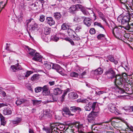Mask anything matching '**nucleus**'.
I'll return each instance as SVG.
<instances>
[{
    "label": "nucleus",
    "instance_id": "nucleus-1",
    "mask_svg": "<svg viewBox=\"0 0 133 133\" xmlns=\"http://www.w3.org/2000/svg\"><path fill=\"white\" fill-rule=\"evenodd\" d=\"M35 51V50L32 49L28 48V52L29 54L32 56H34L32 58V59L35 61H42L41 56L37 52H36Z\"/></svg>",
    "mask_w": 133,
    "mask_h": 133
},
{
    "label": "nucleus",
    "instance_id": "nucleus-2",
    "mask_svg": "<svg viewBox=\"0 0 133 133\" xmlns=\"http://www.w3.org/2000/svg\"><path fill=\"white\" fill-rule=\"evenodd\" d=\"M122 76H119V75H116V76L114 83L115 84L116 86H119L122 87L123 86H124V85L125 86V80L122 78Z\"/></svg>",
    "mask_w": 133,
    "mask_h": 133
},
{
    "label": "nucleus",
    "instance_id": "nucleus-3",
    "mask_svg": "<svg viewBox=\"0 0 133 133\" xmlns=\"http://www.w3.org/2000/svg\"><path fill=\"white\" fill-rule=\"evenodd\" d=\"M130 19V17L129 13L126 15L124 16L122 18L121 16H119L117 18L118 21H121V23L122 25H127L129 23Z\"/></svg>",
    "mask_w": 133,
    "mask_h": 133
},
{
    "label": "nucleus",
    "instance_id": "nucleus-4",
    "mask_svg": "<svg viewBox=\"0 0 133 133\" xmlns=\"http://www.w3.org/2000/svg\"><path fill=\"white\" fill-rule=\"evenodd\" d=\"M110 29H111L112 28V33L115 37L117 39H119L122 36V30L117 27L113 28L111 26H109Z\"/></svg>",
    "mask_w": 133,
    "mask_h": 133
},
{
    "label": "nucleus",
    "instance_id": "nucleus-5",
    "mask_svg": "<svg viewBox=\"0 0 133 133\" xmlns=\"http://www.w3.org/2000/svg\"><path fill=\"white\" fill-rule=\"evenodd\" d=\"M97 113L96 112L92 111L87 116V120L89 123H94L95 120V118L97 117Z\"/></svg>",
    "mask_w": 133,
    "mask_h": 133
},
{
    "label": "nucleus",
    "instance_id": "nucleus-6",
    "mask_svg": "<svg viewBox=\"0 0 133 133\" xmlns=\"http://www.w3.org/2000/svg\"><path fill=\"white\" fill-rule=\"evenodd\" d=\"M106 75L107 76L108 78L112 79L115 77V72L111 68H109L108 70L105 72Z\"/></svg>",
    "mask_w": 133,
    "mask_h": 133
},
{
    "label": "nucleus",
    "instance_id": "nucleus-7",
    "mask_svg": "<svg viewBox=\"0 0 133 133\" xmlns=\"http://www.w3.org/2000/svg\"><path fill=\"white\" fill-rule=\"evenodd\" d=\"M38 24L35 22H32L28 26L27 29L29 31L32 32L37 29Z\"/></svg>",
    "mask_w": 133,
    "mask_h": 133
},
{
    "label": "nucleus",
    "instance_id": "nucleus-8",
    "mask_svg": "<svg viewBox=\"0 0 133 133\" xmlns=\"http://www.w3.org/2000/svg\"><path fill=\"white\" fill-rule=\"evenodd\" d=\"M68 35L72 38L76 40H79V38L77 36L76 33L70 29H68L67 31Z\"/></svg>",
    "mask_w": 133,
    "mask_h": 133
},
{
    "label": "nucleus",
    "instance_id": "nucleus-9",
    "mask_svg": "<svg viewBox=\"0 0 133 133\" xmlns=\"http://www.w3.org/2000/svg\"><path fill=\"white\" fill-rule=\"evenodd\" d=\"M52 64L51 67L52 69H55L57 72L61 75H64V74L62 72L63 69L60 65L56 64Z\"/></svg>",
    "mask_w": 133,
    "mask_h": 133
},
{
    "label": "nucleus",
    "instance_id": "nucleus-10",
    "mask_svg": "<svg viewBox=\"0 0 133 133\" xmlns=\"http://www.w3.org/2000/svg\"><path fill=\"white\" fill-rule=\"evenodd\" d=\"M82 6L79 4L72 5L69 9V11L70 13H74L75 11L78 10V9L82 8Z\"/></svg>",
    "mask_w": 133,
    "mask_h": 133
},
{
    "label": "nucleus",
    "instance_id": "nucleus-11",
    "mask_svg": "<svg viewBox=\"0 0 133 133\" xmlns=\"http://www.w3.org/2000/svg\"><path fill=\"white\" fill-rule=\"evenodd\" d=\"M82 103L87 104L84 107V109L86 111H90L92 108L91 106V102H89L87 99L82 100Z\"/></svg>",
    "mask_w": 133,
    "mask_h": 133
},
{
    "label": "nucleus",
    "instance_id": "nucleus-12",
    "mask_svg": "<svg viewBox=\"0 0 133 133\" xmlns=\"http://www.w3.org/2000/svg\"><path fill=\"white\" fill-rule=\"evenodd\" d=\"M109 108L111 112L116 114L118 113V110L114 105L111 104H110L109 105Z\"/></svg>",
    "mask_w": 133,
    "mask_h": 133
},
{
    "label": "nucleus",
    "instance_id": "nucleus-13",
    "mask_svg": "<svg viewBox=\"0 0 133 133\" xmlns=\"http://www.w3.org/2000/svg\"><path fill=\"white\" fill-rule=\"evenodd\" d=\"M28 102L27 100L25 99H20L17 100L15 103L17 106H18L21 104H26L28 103Z\"/></svg>",
    "mask_w": 133,
    "mask_h": 133
},
{
    "label": "nucleus",
    "instance_id": "nucleus-14",
    "mask_svg": "<svg viewBox=\"0 0 133 133\" xmlns=\"http://www.w3.org/2000/svg\"><path fill=\"white\" fill-rule=\"evenodd\" d=\"M49 89L47 85H45L42 87L43 94L45 95H47L49 94L50 92L49 91Z\"/></svg>",
    "mask_w": 133,
    "mask_h": 133
},
{
    "label": "nucleus",
    "instance_id": "nucleus-15",
    "mask_svg": "<svg viewBox=\"0 0 133 133\" xmlns=\"http://www.w3.org/2000/svg\"><path fill=\"white\" fill-rule=\"evenodd\" d=\"M121 121H112L111 122L112 125L115 128L117 129L121 127Z\"/></svg>",
    "mask_w": 133,
    "mask_h": 133
},
{
    "label": "nucleus",
    "instance_id": "nucleus-16",
    "mask_svg": "<svg viewBox=\"0 0 133 133\" xmlns=\"http://www.w3.org/2000/svg\"><path fill=\"white\" fill-rule=\"evenodd\" d=\"M92 21V19L87 17H85L84 20V24L88 27H89L91 25Z\"/></svg>",
    "mask_w": 133,
    "mask_h": 133
},
{
    "label": "nucleus",
    "instance_id": "nucleus-17",
    "mask_svg": "<svg viewBox=\"0 0 133 133\" xmlns=\"http://www.w3.org/2000/svg\"><path fill=\"white\" fill-rule=\"evenodd\" d=\"M94 74L95 75H98L101 74L103 72V69L100 68H99L98 69L92 70Z\"/></svg>",
    "mask_w": 133,
    "mask_h": 133
},
{
    "label": "nucleus",
    "instance_id": "nucleus-18",
    "mask_svg": "<svg viewBox=\"0 0 133 133\" xmlns=\"http://www.w3.org/2000/svg\"><path fill=\"white\" fill-rule=\"evenodd\" d=\"M46 22L50 26L53 25L55 24V21L53 18L51 17H48L46 18Z\"/></svg>",
    "mask_w": 133,
    "mask_h": 133
},
{
    "label": "nucleus",
    "instance_id": "nucleus-19",
    "mask_svg": "<svg viewBox=\"0 0 133 133\" xmlns=\"http://www.w3.org/2000/svg\"><path fill=\"white\" fill-rule=\"evenodd\" d=\"M125 28L126 30L129 31V32H133V23H129L127 25H125Z\"/></svg>",
    "mask_w": 133,
    "mask_h": 133
},
{
    "label": "nucleus",
    "instance_id": "nucleus-20",
    "mask_svg": "<svg viewBox=\"0 0 133 133\" xmlns=\"http://www.w3.org/2000/svg\"><path fill=\"white\" fill-rule=\"evenodd\" d=\"M75 127L77 128L78 132L83 131L84 127L82 124H81L80 123H76L75 124Z\"/></svg>",
    "mask_w": 133,
    "mask_h": 133
},
{
    "label": "nucleus",
    "instance_id": "nucleus-21",
    "mask_svg": "<svg viewBox=\"0 0 133 133\" xmlns=\"http://www.w3.org/2000/svg\"><path fill=\"white\" fill-rule=\"evenodd\" d=\"M69 98L72 99H75L77 98L78 97L77 94L75 92H71L68 94Z\"/></svg>",
    "mask_w": 133,
    "mask_h": 133
},
{
    "label": "nucleus",
    "instance_id": "nucleus-22",
    "mask_svg": "<svg viewBox=\"0 0 133 133\" xmlns=\"http://www.w3.org/2000/svg\"><path fill=\"white\" fill-rule=\"evenodd\" d=\"M119 86H117L115 87V89L116 92L119 94H122L125 92V90L119 87Z\"/></svg>",
    "mask_w": 133,
    "mask_h": 133
},
{
    "label": "nucleus",
    "instance_id": "nucleus-23",
    "mask_svg": "<svg viewBox=\"0 0 133 133\" xmlns=\"http://www.w3.org/2000/svg\"><path fill=\"white\" fill-rule=\"evenodd\" d=\"M91 102V106L93 111H94L95 110H97L99 108L98 107V104L97 102Z\"/></svg>",
    "mask_w": 133,
    "mask_h": 133
},
{
    "label": "nucleus",
    "instance_id": "nucleus-24",
    "mask_svg": "<svg viewBox=\"0 0 133 133\" xmlns=\"http://www.w3.org/2000/svg\"><path fill=\"white\" fill-rule=\"evenodd\" d=\"M18 65L19 64L18 63L17 64L12 65L11 66V68L14 71H15L16 70H20L21 69V66L20 65Z\"/></svg>",
    "mask_w": 133,
    "mask_h": 133
},
{
    "label": "nucleus",
    "instance_id": "nucleus-25",
    "mask_svg": "<svg viewBox=\"0 0 133 133\" xmlns=\"http://www.w3.org/2000/svg\"><path fill=\"white\" fill-rule=\"evenodd\" d=\"M62 92V90L59 88L55 89L54 90V94L55 95H57L61 94Z\"/></svg>",
    "mask_w": 133,
    "mask_h": 133
},
{
    "label": "nucleus",
    "instance_id": "nucleus-26",
    "mask_svg": "<svg viewBox=\"0 0 133 133\" xmlns=\"http://www.w3.org/2000/svg\"><path fill=\"white\" fill-rule=\"evenodd\" d=\"M63 110L66 115H68L69 116H73L74 114L71 113L70 111H69V109L66 107H64L63 109Z\"/></svg>",
    "mask_w": 133,
    "mask_h": 133
},
{
    "label": "nucleus",
    "instance_id": "nucleus-27",
    "mask_svg": "<svg viewBox=\"0 0 133 133\" xmlns=\"http://www.w3.org/2000/svg\"><path fill=\"white\" fill-rule=\"evenodd\" d=\"M3 113L5 115H9L12 113V111L9 108L5 109L3 111Z\"/></svg>",
    "mask_w": 133,
    "mask_h": 133
},
{
    "label": "nucleus",
    "instance_id": "nucleus-28",
    "mask_svg": "<svg viewBox=\"0 0 133 133\" xmlns=\"http://www.w3.org/2000/svg\"><path fill=\"white\" fill-rule=\"evenodd\" d=\"M57 128L55 127L53 128V129H50L49 128H43V129L45 131L46 133H54V132H53V130L54 129V131H55L56 129Z\"/></svg>",
    "mask_w": 133,
    "mask_h": 133
},
{
    "label": "nucleus",
    "instance_id": "nucleus-29",
    "mask_svg": "<svg viewBox=\"0 0 133 133\" xmlns=\"http://www.w3.org/2000/svg\"><path fill=\"white\" fill-rule=\"evenodd\" d=\"M70 110L72 112L75 113L77 111H81V109L79 107H70Z\"/></svg>",
    "mask_w": 133,
    "mask_h": 133
},
{
    "label": "nucleus",
    "instance_id": "nucleus-30",
    "mask_svg": "<svg viewBox=\"0 0 133 133\" xmlns=\"http://www.w3.org/2000/svg\"><path fill=\"white\" fill-rule=\"evenodd\" d=\"M98 14L99 15L100 18L104 21L107 24H108L106 21V19L105 18L104 15L100 11L98 12Z\"/></svg>",
    "mask_w": 133,
    "mask_h": 133
},
{
    "label": "nucleus",
    "instance_id": "nucleus-31",
    "mask_svg": "<svg viewBox=\"0 0 133 133\" xmlns=\"http://www.w3.org/2000/svg\"><path fill=\"white\" fill-rule=\"evenodd\" d=\"M56 95L54 94H50V97H51L52 98V100H50L49 101V102H54L57 101V98L56 96Z\"/></svg>",
    "mask_w": 133,
    "mask_h": 133
},
{
    "label": "nucleus",
    "instance_id": "nucleus-32",
    "mask_svg": "<svg viewBox=\"0 0 133 133\" xmlns=\"http://www.w3.org/2000/svg\"><path fill=\"white\" fill-rule=\"evenodd\" d=\"M61 27L62 29L63 30H68L69 29V26L66 23L63 24Z\"/></svg>",
    "mask_w": 133,
    "mask_h": 133
},
{
    "label": "nucleus",
    "instance_id": "nucleus-33",
    "mask_svg": "<svg viewBox=\"0 0 133 133\" xmlns=\"http://www.w3.org/2000/svg\"><path fill=\"white\" fill-rule=\"evenodd\" d=\"M32 101L33 105H35L39 104L42 102L41 100H32Z\"/></svg>",
    "mask_w": 133,
    "mask_h": 133
},
{
    "label": "nucleus",
    "instance_id": "nucleus-34",
    "mask_svg": "<svg viewBox=\"0 0 133 133\" xmlns=\"http://www.w3.org/2000/svg\"><path fill=\"white\" fill-rule=\"evenodd\" d=\"M61 15L59 13L57 12L54 14V16L57 19H59L61 17Z\"/></svg>",
    "mask_w": 133,
    "mask_h": 133
},
{
    "label": "nucleus",
    "instance_id": "nucleus-35",
    "mask_svg": "<svg viewBox=\"0 0 133 133\" xmlns=\"http://www.w3.org/2000/svg\"><path fill=\"white\" fill-rule=\"evenodd\" d=\"M51 31V28H49L46 27L44 28V34L46 35L49 34Z\"/></svg>",
    "mask_w": 133,
    "mask_h": 133
},
{
    "label": "nucleus",
    "instance_id": "nucleus-36",
    "mask_svg": "<svg viewBox=\"0 0 133 133\" xmlns=\"http://www.w3.org/2000/svg\"><path fill=\"white\" fill-rule=\"evenodd\" d=\"M70 76L72 77L77 78L78 76V74L75 72H72L70 74Z\"/></svg>",
    "mask_w": 133,
    "mask_h": 133
},
{
    "label": "nucleus",
    "instance_id": "nucleus-37",
    "mask_svg": "<svg viewBox=\"0 0 133 133\" xmlns=\"http://www.w3.org/2000/svg\"><path fill=\"white\" fill-rule=\"evenodd\" d=\"M30 8L33 10H36L37 9L38 6L35 4H33L31 5Z\"/></svg>",
    "mask_w": 133,
    "mask_h": 133
},
{
    "label": "nucleus",
    "instance_id": "nucleus-38",
    "mask_svg": "<svg viewBox=\"0 0 133 133\" xmlns=\"http://www.w3.org/2000/svg\"><path fill=\"white\" fill-rule=\"evenodd\" d=\"M38 79V76L37 74H35L31 78V79L32 81H36Z\"/></svg>",
    "mask_w": 133,
    "mask_h": 133
},
{
    "label": "nucleus",
    "instance_id": "nucleus-39",
    "mask_svg": "<svg viewBox=\"0 0 133 133\" xmlns=\"http://www.w3.org/2000/svg\"><path fill=\"white\" fill-rule=\"evenodd\" d=\"M62 113H61V114H57L55 116V118L57 120H60L61 119Z\"/></svg>",
    "mask_w": 133,
    "mask_h": 133
},
{
    "label": "nucleus",
    "instance_id": "nucleus-40",
    "mask_svg": "<svg viewBox=\"0 0 133 133\" xmlns=\"http://www.w3.org/2000/svg\"><path fill=\"white\" fill-rule=\"evenodd\" d=\"M94 25L95 26H99L101 28H102L103 29L105 30L101 23H98L96 22H95L94 23Z\"/></svg>",
    "mask_w": 133,
    "mask_h": 133
},
{
    "label": "nucleus",
    "instance_id": "nucleus-41",
    "mask_svg": "<svg viewBox=\"0 0 133 133\" xmlns=\"http://www.w3.org/2000/svg\"><path fill=\"white\" fill-rule=\"evenodd\" d=\"M80 9L81 10L84 15H87L89 14L88 12H87L86 10H84L82 8H82Z\"/></svg>",
    "mask_w": 133,
    "mask_h": 133
},
{
    "label": "nucleus",
    "instance_id": "nucleus-42",
    "mask_svg": "<svg viewBox=\"0 0 133 133\" xmlns=\"http://www.w3.org/2000/svg\"><path fill=\"white\" fill-rule=\"evenodd\" d=\"M42 89V87H37L35 89V92L38 93L40 92Z\"/></svg>",
    "mask_w": 133,
    "mask_h": 133
},
{
    "label": "nucleus",
    "instance_id": "nucleus-43",
    "mask_svg": "<svg viewBox=\"0 0 133 133\" xmlns=\"http://www.w3.org/2000/svg\"><path fill=\"white\" fill-rule=\"evenodd\" d=\"M45 68L47 69H50L51 68V65L50 64L46 63L45 64Z\"/></svg>",
    "mask_w": 133,
    "mask_h": 133
},
{
    "label": "nucleus",
    "instance_id": "nucleus-44",
    "mask_svg": "<svg viewBox=\"0 0 133 133\" xmlns=\"http://www.w3.org/2000/svg\"><path fill=\"white\" fill-rule=\"evenodd\" d=\"M45 16L43 15L40 16L39 19L40 21L42 22H43L45 20Z\"/></svg>",
    "mask_w": 133,
    "mask_h": 133
},
{
    "label": "nucleus",
    "instance_id": "nucleus-45",
    "mask_svg": "<svg viewBox=\"0 0 133 133\" xmlns=\"http://www.w3.org/2000/svg\"><path fill=\"white\" fill-rule=\"evenodd\" d=\"M32 22H34L33 21V19H31L27 20L26 21V23L27 27Z\"/></svg>",
    "mask_w": 133,
    "mask_h": 133
},
{
    "label": "nucleus",
    "instance_id": "nucleus-46",
    "mask_svg": "<svg viewBox=\"0 0 133 133\" xmlns=\"http://www.w3.org/2000/svg\"><path fill=\"white\" fill-rule=\"evenodd\" d=\"M21 119L20 118H18L16 121H12V123L14 124H17L20 122L21 121Z\"/></svg>",
    "mask_w": 133,
    "mask_h": 133
},
{
    "label": "nucleus",
    "instance_id": "nucleus-47",
    "mask_svg": "<svg viewBox=\"0 0 133 133\" xmlns=\"http://www.w3.org/2000/svg\"><path fill=\"white\" fill-rule=\"evenodd\" d=\"M105 35L104 34H100L98 35L97 36V38L98 39H100L104 37Z\"/></svg>",
    "mask_w": 133,
    "mask_h": 133
},
{
    "label": "nucleus",
    "instance_id": "nucleus-48",
    "mask_svg": "<svg viewBox=\"0 0 133 133\" xmlns=\"http://www.w3.org/2000/svg\"><path fill=\"white\" fill-rule=\"evenodd\" d=\"M125 111H128L130 110V106H126L123 108Z\"/></svg>",
    "mask_w": 133,
    "mask_h": 133
},
{
    "label": "nucleus",
    "instance_id": "nucleus-49",
    "mask_svg": "<svg viewBox=\"0 0 133 133\" xmlns=\"http://www.w3.org/2000/svg\"><path fill=\"white\" fill-rule=\"evenodd\" d=\"M108 59L111 62H114V57L110 55L108 57Z\"/></svg>",
    "mask_w": 133,
    "mask_h": 133
},
{
    "label": "nucleus",
    "instance_id": "nucleus-50",
    "mask_svg": "<svg viewBox=\"0 0 133 133\" xmlns=\"http://www.w3.org/2000/svg\"><path fill=\"white\" fill-rule=\"evenodd\" d=\"M59 39V38L56 36H54L52 38V39L55 42H57Z\"/></svg>",
    "mask_w": 133,
    "mask_h": 133
},
{
    "label": "nucleus",
    "instance_id": "nucleus-51",
    "mask_svg": "<svg viewBox=\"0 0 133 133\" xmlns=\"http://www.w3.org/2000/svg\"><path fill=\"white\" fill-rule=\"evenodd\" d=\"M90 33L91 34H95V29L94 28L90 29Z\"/></svg>",
    "mask_w": 133,
    "mask_h": 133
},
{
    "label": "nucleus",
    "instance_id": "nucleus-52",
    "mask_svg": "<svg viewBox=\"0 0 133 133\" xmlns=\"http://www.w3.org/2000/svg\"><path fill=\"white\" fill-rule=\"evenodd\" d=\"M81 29V26H77L75 29V31L76 32H78L80 31V30Z\"/></svg>",
    "mask_w": 133,
    "mask_h": 133
},
{
    "label": "nucleus",
    "instance_id": "nucleus-53",
    "mask_svg": "<svg viewBox=\"0 0 133 133\" xmlns=\"http://www.w3.org/2000/svg\"><path fill=\"white\" fill-rule=\"evenodd\" d=\"M119 76H122V78L124 79L125 80V79L127 78V76L126 74L125 73H123L122 75H119Z\"/></svg>",
    "mask_w": 133,
    "mask_h": 133
},
{
    "label": "nucleus",
    "instance_id": "nucleus-54",
    "mask_svg": "<svg viewBox=\"0 0 133 133\" xmlns=\"http://www.w3.org/2000/svg\"><path fill=\"white\" fill-rule=\"evenodd\" d=\"M67 40H68L70 43L72 45H74V42L71 39H69V38H66Z\"/></svg>",
    "mask_w": 133,
    "mask_h": 133
},
{
    "label": "nucleus",
    "instance_id": "nucleus-55",
    "mask_svg": "<svg viewBox=\"0 0 133 133\" xmlns=\"http://www.w3.org/2000/svg\"><path fill=\"white\" fill-rule=\"evenodd\" d=\"M31 71H27V72L25 74V77H27L29 76L31 74Z\"/></svg>",
    "mask_w": 133,
    "mask_h": 133
},
{
    "label": "nucleus",
    "instance_id": "nucleus-56",
    "mask_svg": "<svg viewBox=\"0 0 133 133\" xmlns=\"http://www.w3.org/2000/svg\"><path fill=\"white\" fill-rule=\"evenodd\" d=\"M45 116H46L44 113H42L41 115L39 116V118L41 120L43 119L44 117Z\"/></svg>",
    "mask_w": 133,
    "mask_h": 133
},
{
    "label": "nucleus",
    "instance_id": "nucleus-57",
    "mask_svg": "<svg viewBox=\"0 0 133 133\" xmlns=\"http://www.w3.org/2000/svg\"><path fill=\"white\" fill-rule=\"evenodd\" d=\"M127 0H121L120 1V3L124 5L125 4V3L127 2Z\"/></svg>",
    "mask_w": 133,
    "mask_h": 133
},
{
    "label": "nucleus",
    "instance_id": "nucleus-58",
    "mask_svg": "<svg viewBox=\"0 0 133 133\" xmlns=\"http://www.w3.org/2000/svg\"><path fill=\"white\" fill-rule=\"evenodd\" d=\"M1 95L3 96V97H5L6 96V94L5 92L4 91H1Z\"/></svg>",
    "mask_w": 133,
    "mask_h": 133
},
{
    "label": "nucleus",
    "instance_id": "nucleus-59",
    "mask_svg": "<svg viewBox=\"0 0 133 133\" xmlns=\"http://www.w3.org/2000/svg\"><path fill=\"white\" fill-rule=\"evenodd\" d=\"M105 92L104 91H101L98 92V93L96 92V93L97 94V95H100V94L104 93Z\"/></svg>",
    "mask_w": 133,
    "mask_h": 133
},
{
    "label": "nucleus",
    "instance_id": "nucleus-60",
    "mask_svg": "<svg viewBox=\"0 0 133 133\" xmlns=\"http://www.w3.org/2000/svg\"><path fill=\"white\" fill-rule=\"evenodd\" d=\"M1 124L4 126L5 125L6 123V121L5 120L1 121Z\"/></svg>",
    "mask_w": 133,
    "mask_h": 133
},
{
    "label": "nucleus",
    "instance_id": "nucleus-61",
    "mask_svg": "<svg viewBox=\"0 0 133 133\" xmlns=\"http://www.w3.org/2000/svg\"><path fill=\"white\" fill-rule=\"evenodd\" d=\"M49 84L50 86H52L54 85L55 82L54 81H49Z\"/></svg>",
    "mask_w": 133,
    "mask_h": 133
},
{
    "label": "nucleus",
    "instance_id": "nucleus-62",
    "mask_svg": "<svg viewBox=\"0 0 133 133\" xmlns=\"http://www.w3.org/2000/svg\"><path fill=\"white\" fill-rule=\"evenodd\" d=\"M0 118L1 121L5 120V118L3 116V115L1 113H0Z\"/></svg>",
    "mask_w": 133,
    "mask_h": 133
},
{
    "label": "nucleus",
    "instance_id": "nucleus-63",
    "mask_svg": "<svg viewBox=\"0 0 133 133\" xmlns=\"http://www.w3.org/2000/svg\"><path fill=\"white\" fill-rule=\"evenodd\" d=\"M86 71H85L83 72L81 74V76L82 77H83L84 76L86 75Z\"/></svg>",
    "mask_w": 133,
    "mask_h": 133
},
{
    "label": "nucleus",
    "instance_id": "nucleus-64",
    "mask_svg": "<svg viewBox=\"0 0 133 133\" xmlns=\"http://www.w3.org/2000/svg\"><path fill=\"white\" fill-rule=\"evenodd\" d=\"M7 105L6 104H4L3 103H0V108L4 106H7Z\"/></svg>",
    "mask_w": 133,
    "mask_h": 133
}]
</instances>
